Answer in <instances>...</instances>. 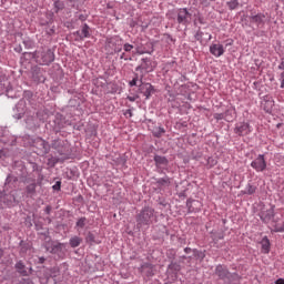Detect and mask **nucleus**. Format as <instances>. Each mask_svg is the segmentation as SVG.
I'll return each instance as SVG.
<instances>
[{
  "label": "nucleus",
  "instance_id": "nucleus-29",
  "mask_svg": "<svg viewBox=\"0 0 284 284\" xmlns=\"http://www.w3.org/2000/svg\"><path fill=\"white\" fill-rule=\"evenodd\" d=\"M78 227H84L85 226V217L79 219V221L75 223Z\"/></svg>",
  "mask_w": 284,
  "mask_h": 284
},
{
  "label": "nucleus",
  "instance_id": "nucleus-9",
  "mask_svg": "<svg viewBox=\"0 0 284 284\" xmlns=\"http://www.w3.org/2000/svg\"><path fill=\"white\" fill-rule=\"evenodd\" d=\"M187 212L197 213L202 209V202L199 200H187L186 201Z\"/></svg>",
  "mask_w": 284,
  "mask_h": 284
},
{
  "label": "nucleus",
  "instance_id": "nucleus-36",
  "mask_svg": "<svg viewBox=\"0 0 284 284\" xmlns=\"http://www.w3.org/2000/svg\"><path fill=\"white\" fill-rule=\"evenodd\" d=\"M131 103L136 102L138 97H126Z\"/></svg>",
  "mask_w": 284,
  "mask_h": 284
},
{
  "label": "nucleus",
  "instance_id": "nucleus-28",
  "mask_svg": "<svg viewBox=\"0 0 284 284\" xmlns=\"http://www.w3.org/2000/svg\"><path fill=\"white\" fill-rule=\"evenodd\" d=\"M36 191V185L34 184H30L27 186V193L28 194H33Z\"/></svg>",
  "mask_w": 284,
  "mask_h": 284
},
{
  "label": "nucleus",
  "instance_id": "nucleus-37",
  "mask_svg": "<svg viewBox=\"0 0 284 284\" xmlns=\"http://www.w3.org/2000/svg\"><path fill=\"white\" fill-rule=\"evenodd\" d=\"M276 284H284V278H278V280L276 281Z\"/></svg>",
  "mask_w": 284,
  "mask_h": 284
},
{
  "label": "nucleus",
  "instance_id": "nucleus-43",
  "mask_svg": "<svg viewBox=\"0 0 284 284\" xmlns=\"http://www.w3.org/2000/svg\"><path fill=\"white\" fill-rule=\"evenodd\" d=\"M120 51H121V48L114 49V52H120Z\"/></svg>",
  "mask_w": 284,
  "mask_h": 284
},
{
  "label": "nucleus",
  "instance_id": "nucleus-12",
  "mask_svg": "<svg viewBox=\"0 0 284 284\" xmlns=\"http://www.w3.org/2000/svg\"><path fill=\"white\" fill-rule=\"evenodd\" d=\"M261 251L264 254H268L271 252V242L268 241V237H262L261 241Z\"/></svg>",
  "mask_w": 284,
  "mask_h": 284
},
{
  "label": "nucleus",
  "instance_id": "nucleus-23",
  "mask_svg": "<svg viewBox=\"0 0 284 284\" xmlns=\"http://www.w3.org/2000/svg\"><path fill=\"white\" fill-rule=\"evenodd\" d=\"M53 8L55 9V12H60L61 10L64 9V3L60 0H57L54 3H53Z\"/></svg>",
  "mask_w": 284,
  "mask_h": 284
},
{
  "label": "nucleus",
  "instance_id": "nucleus-32",
  "mask_svg": "<svg viewBox=\"0 0 284 284\" xmlns=\"http://www.w3.org/2000/svg\"><path fill=\"white\" fill-rule=\"evenodd\" d=\"M278 80L281 81V89H284V71L281 73V78Z\"/></svg>",
  "mask_w": 284,
  "mask_h": 284
},
{
  "label": "nucleus",
  "instance_id": "nucleus-46",
  "mask_svg": "<svg viewBox=\"0 0 284 284\" xmlns=\"http://www.w3.org/2000/svg\"><path fill=\"white\" fill-rule=\"evenodd\" d=\"M1 256H3V251H1V248H0V258H1Z\"/></svg>",
  "mask_w": 284,
  "mask_h": 284
},
{
  "label": "nucleus",
  "instance_id": "nucleus-11",
  "mask_svg": "<svg viewBox=\"0 0 284 284\" xmlns=\"http://www.w3.org/2000/svg\"><path fill=\"white\" fill-rule=\"evenodd\" d=\"M139 90H140V93L146 97V99H150V97L154 92V87H152L150 83H142Z\"/></svg>",
  "mask_w": 284,
  "mask_h": 284
},
{
  "label": "nucleus",
  "instance_id": "nucleus-8",
  "mask_svg": "<svg viewBox=\"0 0 284 284\" xmlns=\"http://www.w3.org/2000/svg\"><path fill=\"white\" fill-rule=\"evenodd\" d=\"M155 69V62L150 60L149 58H143L142 59V64L136 70H144L148 73L154 71Z\"/></svg>",
  "mask_w": 284,
  "mask_h": 284
},
{
  "label": "nucleus",
  "instance_id": "nucleus-31",
  "mask_svg": "<svg viewBox=\"0 0 284 284\" xmlns=\"http://www.w3.org/2000/svg\"><path fill=\"white\" fill-rule=\"evenodd\" d=\"M277 69L284 72V58L281 59V63H278Z\"/></svg>",
  "mask_w": 284,
  "mask_h": 284
},
{
  "label": "nucleus",
  "instance_id": "nucleus-2",
  "mask_svg": "<svg viewBox=\"0 0 284 284\" xmlns=\"http://www.w3.org/2000/svg\"><path fill=\"white\" fill-rule=\"evenodd\" d=\"M155 220L154 209L152 207H144L142 212L138 215V225H151L152 222Z\"/></svg>",
  "mask_w": 284,
  "mask_h": 284
},
{
  "label": "nucleus",
  "instance_id": "nucleus-14",
  "mask_svg": "<svg viewBox=\"0 0 284 284\" xmlns=\"http://www.w3.org/2000/svg\"><path fill=\"white\" fill-rule=\"evenodd\" d=\"M251 22L255 23L256 26H260L263 23L265 16L263 13H257L255 16H251Z\"/></svg>",
  "mask_w": 284,
  "mask_h": 284
},
{
  "label": "nucleus",
  "instance_id": "nucleus-22",
  "mask_svg": "<svg viewBox=\"0 0 284 284\" xmlns=\"http://www.w3.org/2000/svg\"><path fill=\"white\" fill-rule=\"evenodd\" d=\"M16 267H17L18 273H20L23 276H26L27 271H26V266H24V264L22 262H18Z\"/></svg>",
  "mask_w": 284,
  "mask_h": 284
},
{
  "label": "nucleus",
  "instance_id": "nucleus-35",
  "mask_svg": "<svg viewBox=\"0 0 284 284\" xmlns=\"http://www.w3.org/2000/svg\"><path fill=\"white\" fill-rule=\"evenodd\" d=\"M40 145H42L43 150H47V142L42 139L39 140Z\"/></svg>",
  "mask_w": 284,
  "mask_h": 284
},
{
  "label": "nucleus",
  "instance_id": "nucleus-13",
  "mask_svg": "<svg viewBox=\"0 0 284 284\" xmlns=\"http://www.w3.org/2000/svg\"><path fill=\"white\" fill-rule=\"evenodd\" d=\"M224 116L226 122H233V120L236 119V109L234 108L226 109Z\"/></svg>",
  "mask_w": 284,
  "mask_h": 284
},
{
  "label": "nucleus",
  "instance_id": "nucleus-30",
  "mask_svg": "<svg viewBox=\"0 0 284 284\" xmlns=\"http://www.w3.org/2000/svg\"><path fill=\"white\" fill-rule=\"evenodd\" d=\"M53 190L55 191H60L61 190V182L58 181L53 186H52Z\"/></svg>",
  "mask_w": 284,
  "mask_h": 284
},
{
  "label": "nucleus",
  "instance_id": "nucleus-44",
  "mask_svg": "<svg viewBox=\"0 0 284 284\" xmlns=\"http://www.w3.org/2000/svg\"><path fill=\"white\" fill-rule=\"evenodd\" d=\"M196 37H202V32H196Z\"/></svg>",
  "mask_w": 284,
  "mask_h": 284
},
{
  "label": "nucleus",
  "instance_id": "nucleus-40",
  "mask_svg": "<svg viewBox=\"0 0 284 284\" xmlns=\"http://www.w3.org/2000/svg\"><path fill=\"white\" fill-rule=\"evenodd\" d=\"M191 252L190 247H185V254H189Z\"/></svg>",
  "mask_w": 284,
  "mask_h": 284
},
{
  "label": "nucleus",
  "instance_id": "nucleus-24",
  "mask_svg": "<svg viewBox=\"0 0 284 284\" xmlns=\"http://www.w3.org/2000/svg\"><path fill=\"white\" fill-rule=\"evenodd\" d=\"M256 192V186L247 184L246 189L244 190V194L253 195Z\"/></svg>",
  "mask_w": 284,
  "mask_h": 284
},
{
  "label": "nucleus",
  "instance_id": "nucleus-7",
  "mask_svg": "<svg viewBox=\"0 0 284 284\" xmlns=\"http://www.w3.org/2000/svg\"><path fill=\"white\" fill-rule=\"evenodd\" d=\"M274 217H275V206H270V209L263 210L260 213V219L264 223H270Z\"/></svg>",
  "mask_w": 284,
  "mask_h": 284
},
{
  "label": "nucleus",
  "instance_id": "nucleus-39",
  "mask_svg": "<svg viewBox=\"0 0 284 284\" xmlns=\"http://www.w3.org/2000/svg\"><path fill=\"white\" fill-rule=\"evenodd\" d=\"M45 212H47V214H50L51 213V206H47Z\"/></svg>",
  "mask_w": 284,
  "mask_h": 284
},
{
  "label": "nucleus",
  "instance_id": "nucleus-19",
  "mask_svg": "<svg viewBox=\"0 0 284 284\" xmlns=\"http://www.w3.org/2000/svg\"><path fill=\"white\" fill-rule=\"evenodd\" d=\"M156 183L160 184V186L162 187H168L171 184L170 178H161L156 181Z\"/></svg>",
  "mask_w": 284,
  "mask_h": 284
},
{
  "label": "nucleus",
  "instance_id": "nucleus-4",
  "mask_svg": "<svg viewBox=\"0 0 284 284\" xmlns=\"http://www.w3.org/2000/svg\"><path fill=\"white\" fill-rule=\"evenodd\" d=\"M251 166L256 172H263L265 168H267L264 155L263 154L257 155V158L252 161Z\"/></svg>",
  "mask_w": 284,
  "mask_h": 284
},
{
  "label": "nucleus",
  "instance_id": "nucleus-41",
  "mask_svg": "<svg viewBox=\"0 0 284 284\" xmlns=\"http://www.w3.org/2000/svg\"><path fill=\"white\" fill-rule=\"evenodd\" d=\"M201 4L205 6L206 4V0H201Z\"/></svg>",
  "mask_w": 284,
  "mask_h": 284
},
{
  "label": "nucleus",
  "instance_id": "nucleus-1",
  "mask_svg": "<svg viewBox=\"0 0 284 284\" xmlns=\"http://www.w3.org/2000/svg\"><path fill=\"white\" fill-rule=\"evenodd\" d=\"M55 55L51 50H39L34 52V60L40 65H50L54 62Z\"/></svg>",
  "mask_w": 284,
  "mask_h": 284
},
{
  "label": "nucleus",
  "instance_id": "nucleus-5",
  "mask_svg": "<svg viewBox=\"0 0 284 284\" xmlns=\"http://www.w3.org/2000/svg\"><path fill=\"white\" fill-rule=\"evenodd\" d=\"M234 133L239 136H246L251 133V125L247 122H240L235 125Z\"/></svg>",
  "mask_w": 284,
  "mask_h": 284
},
{
  "label": "nucleus",
  "instance_id": "nucleus-47",
  "mask_svg": "<svg viewBox=\"0 0 284 284\" xmlns=\"http://www.w3.org/2000/svg\"><path fill=\"white\" fill-rule=\"evenodd\" d=\"M125 53H122L121 59H124Z\"/></svg>",
  "mask_w": 284,
  "mask_h": 284
},
{
  "label": "nucleus",
  "instance_id": "nucleus-25",
  "mask_svg": "<svg viewBox=\"0 0 284 284\" xmlns=\"http://www.w3.org/2000/svg\"><path fill=\"white\" fill-rule=\"evenodd\" d=\"M226 6H229V9L231 11L236 10L237 7H239V1L237 0H231V1L226 2Z\"/></svg>",
  "mask_w": 284,
  "mask_h": 284
},
{
  "label": "nucleus",
  "instance_id": "nucleus-15",
  "mask_svg": "<svg viewBox=\"0 0 284 284\" xmlns=\"http://www.w3.org/2000/svg\"><path fill=\"white\" fill-rule=\"evenodd\" d=\"M153 161H155L156 165H168V159L161 155H155Z\"/></svg>",
  "mask_w": 284,
  "mask_h": 284
},
{
  "label": "nucleus",
  "instance_id": "nucleus-3",
  "mask_svg": "<svg viewBox=\"0 0 284 284\" xmlns=\"http://www.w3.org/2000/svg\"><path fill=\"white\" fill-rule=\"evenodd\" d=\"M215 274L220 280H229V282H232V280L237 281L239 275L236 273L232 274L227 271V267L223 265H217L215 268Z\"/></svg>",
  "mask_w": 284,
  "mask_h": 284
},
{
  "label": "nucleus",
  "instance_id": "nucleus-33",
  "mask_svg": "<svg viewBox=\"0 0 284 284\" xmlns=\"http://www.w3.org/2000/svg\"><path fill=\"white\" fill-rule=\"evenodd\" d=\"M276 232L284 233V222L282 223V226H276Z\"/></svg>",
  "mask_w": 284,
  "mask_h": 284
},
{
  "label": "nucleus",
  "instance_id": "nucleus-49",
  "mask_svg": "<svg viewBox=\"0 0 284 284\" xmlns=\"http://www.w3.org/2000/svg\"><path fill=\"white\" fill-rule=\"evenodd\" d=\"M0 155H1V151H0Z\"/></svg>",
  "mask_w": 284,
  "mask_h": 284
},
{
  "label": "nucleus",
  "instance_id": "nucleus-21",
  "mask_svg": "<svg viewBox=\"0 0 284 284\" xmlns=\"http://www.w3.org/2000/svg\"><path fill=\"white\" fill-rule=\"evenodd\" d=\"M81 34H82V39L90 38V27H88L87 24H83Z\"/></svg>",
  "mask_w": 284,
  "mask_h": 284
},
{
  "label": "nucleus",
  "instance_id": "nucleus-27",
  "mask_svg": "<svg viewBox=\"0 0 284 284\" xmlns=\"http://www.w3.org/2000/svg\"><path fill=\"white\" fill-rule=\"evenodd\" d=\"M213 118H215L216 121L225 120L224 113H215L213 114Z\"/></svg>",
  "mask_w": 284,
  "mask_h": 284
},
{
  "label": "nucleus",
  "instance_id": "nucleus-38",
  "mask_svg": "<svg viewBox=\"0 0 284 284\" xmlns=\"http://www.w3.org/2000/svg\"><path fill=\"white\" fill-rule=\"evenodd\" d=\"M39 263H41V264L45 263V257H40Z\"/></svg>",
  "mask_w": 284,
  "mask_h": 284
},
{
  "label": "nucleus",
  "instance_id": "nucleus-45",
  "mask_svg": "<svg viewBox=\"0 0 284 284\" xmlns=\"http://www.w3.org/2000/svg\"><path fill=\"white\" fill-rule=\"evenodd\" d=\"M214 163L215 161L213 159H209V163Z\"/></svg>",
  "mask_w": 284,
  "mask_h": 284
},
{
  "label": "nucleus",
  "instance_id": "nucleus-6",
  "mask_svg": "<svg viewBox=\"0 0 284 284\" xmlns=\"http://www.w3.org/2000/svg\"><path fill=\"white\" fill-rule=\"evenodd\" d=\"M191 21V13L185 8L178 11V23L182 26L189 24Z\"/></svg>",
  "mask_w": 284,
  "mask_h": 284
},
{
  "label": "nucleus",
  "instance_id": "nucleus-17",
  "mask_svg": "<svg viewBox=\"0 0 284 284\" xmlns=\"http://www.w3.org/2000/svg\"><path fill=\"white\" fill-rule=\"evenodd\" d=\"M64 244H61L59 242H55L52 244V250H51V254H57L59 253L61 250H63Z\"/></svg>",
  "mask_w": 284,
  "mask_h": 284
},
{
  "label": "nucleus",
  "instance_id": "nucleus-34",
  "mask_svg": "<svg viewBox=\"0 0 284 284\" xmlns=\"http://www.w3.org/2000/svg\"><path fill=\"white\" fill-rule=\"evenodd\" d=\"M136 84H138V78H134L133 80H131L130 87H136Z\"/></svg>",
  "mask_w": 284,
  "mask_h": 284
},
{
  "label": "nucleus",
  "instance_id": "nucleus-20",
  "mask_svg": "<svg viewBox=\"0 0 284 284\" xmlns=\"http://www.w3.org/2000/svg\"><path fill=\"white\" fill-rule=\"evenodd\" d=\"M164 133H165V130L161 126L153 129V132H152L153 136L155 138H161L163 136Z\"/></svg>",
  "mask_w": 284,
  "mask_h": 284
},
{
  "label": "nucleus",
  "instance_id": "nucleus-16",
  "mask_svg": "<svg viewBox=\"0 0 284 284\" xmlns=\"http://www.w3.org/2000/svg\"><path fill=\"white\" fill-rule=\"evenodd\" d=\"M134 54H139V55H142V54H152V52L145 50L142 45H135L134 48Z\"/></svg>",
  "mask_w": 284,
  "mask_h": 284
},
{
  "label": "nucleus",
  "instance_id": "nucleus-18",
  "mask_svg": "<svg viewBox=\"0 0 284 284\" xmlns=\"http://www.w3.org/2000/svg\"><path fill=\"white\" fill-rule=\"evenodd\" d=\"M82 239L79 236H74L70 239V246L71 247H78L79 245H81Z\"/></svg>",
  "mask_w": 284,
  "mask_h": 284
},
{
  "label": "nucleus",
  "instance_id": "nucleus-42",
  "mask_svg": "<svg viewBox=\"0 0 284 284\" xmlns=\"http://www.w3.org/2000/svg\"><path fill=\"white\" fill-rule=\"evenodd\" d=\"M114 41H118V38L110 40V43H113Z\"/></svg>",
  "mask_w": 284,
  "mask_h": 284
},
{
  "label": "nucleus",
  "instance_id": "nucleus-26",
  "mask_svg": "<svg viewBox=\"0 0 284 284\" xmlns=\"http://www.w3.org/2000/svg\"><path fill=\"white\" fill-rule=\"evenodd\" d=\"M133 49H134V45L133 44H130V43H125V44H123V51H125V52H132L133 51Z\"/></svg>",
  "mask_w": 284,
  "mask_h": 284
},
{
  "label": "nucleus",
  "instance_id": "nucleus-48",
  "mask_svg": "<svg viewBox=\"0 0 284 284\" xmlns=\"http://www.w3.org/2000/svg\"><path fill=\"white\" fill-rule=\"evenodd\" d=\"M201 257H204V254H202Z\"/></svg>",
  "mask_w": 284,
  "mask_h": 284
},
{
  "label": "nucleus",
  "instance_id": "nucleus-10",
  "mask_svg": "<svg viewBox=\"0 0 284 284\" xmlns=\"http://www.w3.org/2000/svg\"><path fill=\"white\" fill-rule=\"evenodd\" d=\"M225 50L223 44H212L210 45V53L213 54L215 58H221L223 57Z\"/></svg>",
  "mask_w": 284,
  "mask_h": 284
}]
</instances>
